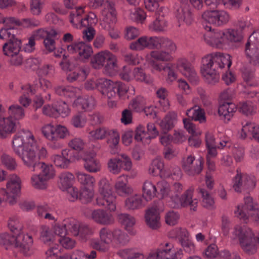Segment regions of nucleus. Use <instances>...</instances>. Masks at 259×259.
<instances>
[{
	"label": "nucleus",
	"instance_id": "2",
	"mask_svg": "<svg viewBox=\"0 0 259 259\" xmlns=\"http://www.w3.org/2000/svg\"><path fill=\"white\" fill-rule=\"evenodd\" d=\"M203 23H208L219 26L227 23L229 14L224 10L206 11L202 14ZM203 27L206 31L204 40L206 44L213 47L224 49L229 47L231 43L240 41L242 36L237 31L232 29H212L209 25Z\"/></svg>",
	"mask_w": 259,
	"mask_h": 259
},
{
	"label": "nucleus",
	"instance_id": "1",
	"mask_svg": "<svg viewBox=\"0 0 259 259\" xmlns=\"http://www.w3.org/2000/svg\"><path fill=\"white\" fill-rule=\"evenodd\" d=\"M12 147L24 166L35 171L40 169L39 174L48 182L54 179L55 170L49 165L39 160L46 157L47 151L40 145L31 132L22 130L15 135L12 140Z\"/></svg>",
	"mask_w": 259,
	"mask_h": 259
},
{
	"label": "nucleus",
	"instance_id": "13",
	"mask_svg": "<svg viewBox=\"0 0 259 259\" xmlns=\"http://www.w3.org/2000/svg\"><path fill=\"white\" fill-rule=\"evenodd\" d=\"M52 228L56 236L59 238L66 236L67 232H70L74 236L78 235L83 240L84 233L88 231L87 227H81L80 223L75 219L65 220L61 223L54 225Z\"/></svg>",
	"mask_w": 259,
	"mask_h": 259
},
{
	"label": "nucleus",
	"instance_id": "58",
	"mask_svg": "<svg viewBox=\"0 0 259 259\" xmlns=\"http://www.w3.org/2000/svg\"><path fill=\"white\" fill-rule=\"evenodd\" d=\"M169 236L171 238H178L181 243L183 240L188 239L189 233L185 228H176L169 233Z\"/></svg>",
	"mask_w": 259,
	"mask_h": 259
},
{
	"label": "nucleus",
	"instance_id": "4",
	"mask_svg": "<svg viewBox=\"0 0 259 259\" xmlns=\"http://www.w3.org/2000/svg\"><path fill=\"white\" fill-rule=\"evenodd\" d=\"M84 88L87 90L98 89L108 99V105L113 108L116 106L117 93L119 98L124 96L127 92L126 86L120 81H112L106 78H92L88 80Z\"/></svg>",
	"mask_w": 259,
	"mask_h": 259
},
{
	"label": "nucleus",
	"instance_id": "42",
	"mask_svg": "<svg viewBox=\"0 0 259 259\" xmlns=\"http://www.w3.org/2000/svg\"><path fill=\"white\" fill-rule=\"evenodd\" d=\"M163 167L164 163L162 158L160 157H156L152 161L148 169V173L153 176L160 175L162 178V173L164 172Z\"/></svg>",
	"mask_w": 259,
	"mask_h": 259
},
{
	"label": "nucleus",
	"instance_id": "16",
	"mask_svg": "<svg viewBox=\"0 0 259 259\" xmlns=\"http://www.w3.org/2000/svg\"><path fill=\"white\" fill-rule=\"evenodd\" d=\"M22 42L20 39L8 41L3 46L5 55L9 58L11 65L18 66L22 64L23 57L20 54Z\"/></svg>",
	"mask_w": 259,
	"mask_h": 259
},
{
	"label": "nucleus",
	"instance_id": "43",
	"mask_svg": "<svg viewBox=\"0 0 259 259\" xmlns=\"http://www.w3.org/2000/svg\"><path fill=\"white\" fill-rule=\"evenodd\" d=\"M75 176L77 181L82 187H93L95 185L96 182L95 178L83 171H76L75 172Z\"/></svg>",
	"mask_w": 259,
	"mask_h": 259
},
{
	"label": "nucleus",
	"instance_id": "26",
	"mask_svg": "<svg viewBox=\"0 0 259 259\" xmlns=\"http://www.w3.org/2000/svg\"><path fill=\"white\" fill-rule=\"evenodd\" d=\"M3 23L5 27L0 30V38L8 39L9 41L19 39L15 34V32L16 31L15 27L17 26L16 23H18L16 21V18L13 17L6 18Z\"/></svg>",
	"mask_w": 259,
	"mask_h": 259
},
{
	"label": "nucleus",
	"instance_id": "60",
	"mask_svg": "<svg viewBox=\"0 0 259 259\" xmlns=\"http://www.w3.org/2000/svg\"><path fill=\"white\" fill-rule=\"evenodd\" d=\"M98 194L113 192L112 185L106 178H102L98 182Z\"/></svg>",
	"mask_w": 259,
	"mask_h": 259
},
{
	"label": "nucleus",
	"instance_id": "8",
	"mask_svg": "<svg viewBox=\"0 0 259 259\" xmlns=\"http://www.w3.org/2000/svg\"><path fill=\"white\" fill-rule=\"evenodd\" d=\"M174 45L175 49L174 51H171L166 47L160 46L158 48L164 50L152 51L146 56V62L150 65L151 72L153 74H157L170 68L169 64L165 62H170L173 60L171 53L177 50L175 43Z\"/></svg>",
	"mask_w": 259,
	"mask_h": 259
},
{
	"label": "nucleus",
	"instance_id": "55",
	"mask_svg": "<svg viewBox=\"0 0 259 259\" xmlns=\"http://www.w3.org/2000/svg\"><path fill=\"white\" fill-rule=\"evenodd\" d=\"M93 53V49L91 45L81 41L78 55L82 61H85L89 59Z\"/></svg>",
	"mask_w": 259,
	"mask_h": 259
},
{
	"label": "nucleus",
	"instance_id": "9",
	"mask_svg": "<svg viewBox=\"0 0 259 259\" xmlns=\"http://www.w3.org/2000/svg\"><path fill=\"white\" fill-rule=\"evenodd\" d=\"M56 93L59 96H64L70 99L78 97L73 102V105L79 107L81 108L89 111L92 110L95 105V101L92 97L79 96L80 90L78 88L71 86L60 85L56 88Z\"/></svg>",
	"mask_w": 259,
	"mask_h": 259
},
{
	"label": "nucleus",
	"instance_id": "46",
	"mask_svg": "<svg viewBox=\"0 0 259 259\" xmlns=\"http://www.w3.org/2000/svg\"><path fill=\"white\" fill-rule=\"evenodd\" d=\"M110 128L106 127H100L89 133V139L93 141L104 139L109 133Z\"/></svg>",
	"mask_w": 259,
	"mask_h": 259
},
{
	"label": "nucleus",
	"instance_id": "47",
	"mask_svg": "<svg viewBox=\"0 0 259 259\" xmlns=\"http://www.w3.org/2000/svg\"><path fill=\"white\" fill-rule=\"evenodd\" d=\"M162 178L179 181L182 178V173L179 167L171 166L164 169V172L162 173Z\"/></svg>",
	"mask_w": 259,
	"mask_h": 259
},
{
	"label": "nucleus",
	"instance_id": "3",
	"mask_svg": "<svg viewBox=\"0 0 259 259\" xmlns=\"http://www.w3.org/2000/svg\"><path fill=\"white\" fill-rule=\"evenodd\" d=\"M221 231L223 235H229L230 239L233 241H239L242 249L249 254L254 253L257 249L256 240L253 231L246 226H235L230 234V221L225 215L221 218Z\"/></svg>",
	"mask_w": 259,
	"mask_h": 259
},
{
	"label": "nucleus",
	"instance_id": "39",
	"mask_svg": "<svg viewBox=\"0 0 259 259\" xmlns=\"http://www.w3.org/2000/svg\"><path fill=\"white\" fill-rule=\"evenodd\" d=\"M7 112L8 115L7 117L17 122L24 118L25 115L24 109L18 104H12L9 106Z\"/></svg>",
	"mask_w": 259,
	"mask_h": 259
},
{
	"label": "nucleus",
	"instance_id": "29",
	"mask_svg": "<svg viewBox=\"0 0 259 259\" xmlns=\"http://www.w3.org/2000/svg\"><path fill=\"white\" fill-rule=\"evenodd\" d=\"M147 225L152 229H157L161 226L160 217L157 207L148 209L145 216Z\"/></svg>",
	"mask_w": 259,
	"mask_h": 259
},
{
	"label": "nucleus",
	"instance_id": "19",
	"mask_svg": "<svg viewBox=\"0 0 259 259\" xmlns=\"http://www.w3.org/2000/svg\"><path fill=\"white\" fill-rule=\"evenodd\" d=\"M245 52L250 62L259 66V31L253 32L246 44Z\"/></svg>",
	"mask_w": 259,
	"mask_h": 259
},
{
	"label": "nucleus",
	"instance_id": "23",
	"mask_svg": "<svg viewBox=\"0 0 259 259\" xmlns=\"http://www.w3.org/2000/svg\"><path fill=\"white\" fill-rule=\"evenodd\" d=\"M176 251L172 244L164 242L157 250L150 251L146 259H175Z\"/></svg>",
	"mask_w": 259,
	"mask_h": 259
},
{
	"label": "nucleus",
	"instance_id": "35",
	"mask_svg": "<svg viewBox=\"0 0 259 259\" xmlns=\"http://www.w3.org/2000/svg\"><path fill=\"white\" fill-rule=\"evenodd\" d=\"M142 192L145 201H150L157 194V185L150 180H146L143 184Z\"/></svg>",
	"mask_w": 259,
	"mask_h": 259
},
{
	"label": "nucleus",
	"instance_id": "38",
	"mask_svg": "<svg viewBox=\"0 0 259 259\" xmlns=\"http://www.w3.org/2000/svg\"><path fill=\"white\" fill-rule=\"evenodd\" d=\"M75 177L72 173L63 172L59 176L58 186L61 190L65 191L72 186Z\"/></svg>",
	"mask_w": 259,
	"mask_h": 259
},
{
	"label": "nucleus",
	"instance_id": "53",
	"mask_svg": "<svg viewBox=\"0 0 259 259\" xmlns=\"http://www.w3.org/2000/svg\"><path fill=\"white\" fill-rule=\"evenodd\" d=\"M55 124L48 123L43 125L40 130L44 137L51 142L55 141Z\"/></svg>",
	"mask_w": 259,
	"mask_h": 259
},
{
	"label": "nucleus",
	"instance_id": "7",
	"mask_svg": "<svg viewBox=\"0 0 259 259\" xmlns=\"http://www.w3.org/2000/svg\"><path fill=\"white\" fill-rule=\"evenodd\" d=\"M7 226L14 235L16 245L21 247L22 254L25 256L31 255L33 252V240L31 235L24 233V227L20 219L16 216L10 217Z\"/></svg>",
	"mask_w": 259,
	"mask_h": 259
},
{
	"label": "nucleus",
	"instance_id": "11",
	"mask_svg": "<svg viewBox=\"0 0 259 259\" xmlns=\"http://www.w3.org/2000/svg\"><path fill=\"white\" fill-rule=\"evenodd\" d=\"M162 46L171 51L175 49L174 42L169 38L163 36H143L130 45L131 49L135 51H142L145 48L158 49Z\"/></svg>",
	"mask_w": 259,
	"mask_h": 259
},
{
	"label": "nucleus",
	"instance_id": "18",
	"mask_svg": "<svg viewBox=\"0 0 259 259\" xmlns=\"http://www.w3.org/2000/svg\"><path fill=\"white\" fill-rule=\"evenodd\" d=\"M193 192V189L189 188L181 196H179L177 194L171 195L168 200V205L170 207L175 208L185 207L190 205L191 209L195 210L198 200L196 199H192Z\"/></svg>",
	"mask_w": 259,
	"mask_h": 259
},
{
	"label": "nucleus",
	"instance_id": "12",
	"mask_svg": "<svg viewBox=\"0 0 259 259\" xmlns=\"http://www.w3.org/2000/svg\"><path fill=\"white\" fill-rule=\"evenodd\" d=\"M100 242L96 244L95 248L102 251L107 250L110 244H123L127 236L121 230H111L107 228H102L99 231Z\"/></svg>",
	"mask_w": 259,
	"mask_h": 259
},
{
	"label": "nucleus",
	"instance_id": "62",
	"mask_svg": "<svg viewBox=\"0 0 259 259\" xmlns=\"http://www.w3.org/2000/svg\"><path fill=\"white\" fill-rule=\"evenodd\" d=\"M69 131L66 126L61 124H55V141L59 139H63L66 138L69 136Z\"/></svg>",
	"mask_w": 259,
	"mask_h": 259
},
{
	"label": "nucleus",
	"instance_id": "59",
	"mask_svg": "<svg viewBox=\"0 0 259 259\" xmlns=\"http://www.w3.org/2000/svg\"><path fill=\"white\" fill-rule=\"evenodd\" d=\"M44 5L45 0H30L29 6L31 13L34 16L40 15Z\"/></svg>",
	"mask_w": 259,
	"mask_h": 259
},
{
	"label": "nucleus",
	"instance_id": "22",
	"mask_svg": "<svg viewBox=\"0 0 259 259\" xmlns=\"http://www.w3.org/2000/svg\"><path fill=\"white\" fill-rule=\"evenodd\" d=\"M83 161V167L89 172L96 173L101 169V163L96 156V153L94 151H87L83 153H77Z\"/></svg>",
	"mask_w": 259,
	"mask_h": 259
},
{
	"label": "nucleus",
	"instance_id": "30",
	"mask_svg": "<svg viewBox=\"0 0 259 259\" xmlns=\"http://www.w3.org/2000/svg\"><path fill=\"white\" fill-rule=\"evenodd\" d=\"M114 188L120 196L128 195L133 191L132 187L128 185V176L126 175H121L117 178Z\"/></svg>",
	"mask_w": 259,
	"mask_h": 259
},
{
	"label": "nucleus",
	"instance_id": "32",
	"mask_svg": "<svg viewBox=\"0 0 259 259\" xmlns=\"http://www.w3.org/2000/svg\"><path fill=\"white\" fill-rule=\"evenodd\" d=\"M247 136L259 142V125L250 121H247L243 124L240 137L245 139Z\"/></svg>",
	"mask_w": 259,
	"mask_h": 259
},
{
	"label": "nucleus",
	"instance_id": "27",
	"mask_svg": "<svg viewBox=\"0 0 259 259\" xmlns=\"http://www.w3.org/2000/svg\"><path fill=\"white\" fill-rule=\"evenodd\" d=\"M19 123L7 117L0 118V138L6 139L15 132Z\"/></svg>",
	"mask_w": 259,
	"mask_h": 259
},
{
	"label": "nucleus",
	"instance_id": "17",
	"mask_svg": "<svg viewBox=\"0 0 259 259\" xmlns=\"http://www.w3.org/2000/svg\"><path fill=\"white\" fill-rule=\"evenodd\" d=\"M132 167L131 159L124 153L119 154L117 157L109 159L107 162L108 170L113 175H118L122 169L130 171L132 170Z\"/></svg>",
	"mask_w": 259,
	"mask_h": 259
},
{
	"label": "nucleus",
	"instance_id": "25",
	"mask_svg": "<svg viewBox=\"0 0 259 259\" xmlns=\"http://www.w3.org/2000/svg\"><path fill=\"white\" fill-rule=\"evenodd\" d=\"M183 167L189 175L198 174L202 170L203 159L200 157L195 160L194 156L189 155L184 160Z\"/></svg>",
	"mask_w": 259,
	"mask_h": 259
},
{
	"label": "nucleus",
	"instance_id": "34",
	"mask_svg": "<svg viewBox=\"0 0 259 259\" xmlns=\"http://www.w3.org/2000/svg\"><path fill=\"white\" fill-rule=\"evenodd\" d=\"M156 19L149 25V29L155 32H163L166 31L168 22L164 18L163 12L158 15H155Z\"/></svg>",
	"mask_w": 259,
	"mask_h": 259
},
{
	"label": "nucleus",
	"instance_id": "33",
	"mask_svg": "<svg viewBox=\"0 0 259 259\" xmlns=\"http://www.w3.org/2000/svg\"><path fill=\"white\" fill-rule=\"evenodd\" d=\"M107 136L108 138L106 142L108 145L110 153L112 155L118 154L119 151L120 135L119 132L116 130L110 129Z\"/></svg>",
	"mask_w": 259,
	"mask_h": 259
},
{
	"label": "nucleus",
	"instance_id": "37",
	"mask_svg": "<svg viewBox=\"0 0 259 259\" xmlns=\"http://www.w3.org/2000/svg\"><path fill=\"white\" fill-rule=\"evenodd\" d=\"M146 202L141 195L134 194L125 199V207L128 210H135L144 206Z\"/></svg>",
	"mask_w": 259,
	"mask_h": 259
},
{
	"label": "nucleus",
	"instance_id": "28",
	"mask_svg": "<svg viewBox=\"0 0 259 259\" xmlns=\"http://www.w3.org/2000/svg\"><path fill=\"white\" fill-rule=\"evenodd\" d=\"M90 218L95 222L103 225H111L114 222L113 215L101 208L93 210Z\"/></svg>",
	"mask_w": 259,
	"mask_h": 259
},
{
	"label": "nucleus",
	"instance_id": "20",
	"mask_svg": "<svg viewBox=\"0 0 259 259\" xmlns=\"http://www.w3.org/2000/svg\"><path fill=\"white\" fill-rule=\"evenodd\" d=\"M80 158L77 153L65 149L62 150L60 154L53 155L52 160L56 167L65 169L68 167L71 162L78 161Z\"/></svg>",
	"mask_w": 259,
	"mask_h": 259
},
{
	"label": "nucleus",
	"instance_id": "40",
	"mask_svg": "<svg viewBox=\"0 0 259 259\" xmlns=\"http://www.w3.org/2000/svg\"><path fill=\"white\" fill-rule=\"evenodd\" d=\"M119 222L124 227V229L130 233L135 234L132 228L136 224L135 218L127 213H120L117 216Z\"/></svg>",
	"mask_w": 259,
	"mask_h": 259
},
{
	"label": "nucleus",
	"instance_id": "52",
	"mask_svg": "<svg viewBox=\"0 0 259 259\" xmlns=\"http://www.w3.org/2000/svg\"><path fill=\"white\" fill-rule=\"evenodd\" d=\"M199 192L201 195L202 205L207 209H212L214 208V199L208 192L202 188L199 189Z\"/></svg>",
	"mask_w": 259,
	"mask_h": 259
},
{
	"label": "nucleus",
	"instance_id": "10",
	"mask_svg": "<svg viewBox=\"0 0 259 259\" xmlns=\"http://www.w3.org/2000/svg\"><path fill=\"white\" fill-rule=\"evenodd\" d=\"M91 63L95 69L104 67V73L109 76L114 75L117 71V59L108 50L102 51L96 54L92 58Z\"/></svg>",
	"mask_w": 259,
	"mask_h": 259
},
{
	"label": "nucleus",
	"instance_id": "48",
	"mask_svg": "<svg viewBox=\"0 0 259 259\" xmlns=\"http://www.w3.org/2000/svg\"><path fill=\"white\" fill-rule=\"evenodd\" d=\"M186 115L195 120L199 121L200 123L205 121L204 112L199 106H195L188 110Z\"/></svg>",
	"mask_w": 259,
	"mask_h": 259
},
{
	"label": "nucleus",
	"instance_id": "50",
	"mask_svg": "<svg viewBox=\"0 0 259 259\" xmlns=\"http://www.w3.org/2000/svg\"><path fill=\"white\" fill-rule=\"evenodd\" d=\"M159 2L158 0H144L145 7L149 12L154 13L155 15H158L162 13L165 10L163 7H159Z\"/></svg>",
	"mask_w": 259,
	"mask_h": 259
},
{
	"label": "nucleus",
	"instance_id": "44",
	"mask_svg": "<svg viewBox=\"0 0 259 259\" xmlns=\"http://www.w3.org/2000/svg\"><path fill=\"white\" fill-rule=\"evenodd\" d=\"M177 121V116L175 113H169L159 122L162 130L168 131L172 129Z\"/></svg>",
	"mask_w": 259,
	"mask_h": 259
},
{
	"label": "nucleus",
	"instance_id": "54",
	"mask_svg": "<svg viewBox=\"0 0 259 259\" xmlns=\"http://www.w3.org/2000/svg\"><path fill=\"white\" fill-rule=\"evenodd\" d=\"M2 164L10 170H15L18 166L15 158L8 154L4 153L0 158Z\"/></svg>",
	"mask_w": 259,
	"mask_h": 259
},
{
	"label": "nucleus",
	"instance_id": "24",
	"mask_svg": "<svg viewBox=\"0 0 259 259\" xmlns=\"http://www.w3.org/2000/svg\"><path fill=\"white\" fill-rule=\"evenodd\" d=\"M96 203L98 206L106 208L109 212H114L116 210V197L113 192L98 194Z\"/></svg>",
	"mask_w": 259,
	"mask_h": 259
},
{
	"label": "nucleus",
	"instance_id": "45",
	"mask_svg": "<svg viewBox=\"0 0 259 259\" xmlns=\"http://www.w3.org/2000/svg\"><path fill=\"white\" fill-rule=\"evenodd\" d=\"M56 235L54 231L47 226H42L40 232V238L41 240L45 244L51 245L55 243Z\"/></svg>",
	"mask_w": 259,
	"mask_h": 259
},
{
	"label": "nucleus",
	"instance_id": "57",
	"mask_svg": "<svg viewBox=\"0 0 259 259\" xmlns=\"http://www.w3.org/2000/svg\"><path fill=\"white\" fill-rule=\"evenodd\" d=\"M87 121L85 115L82 113H78L72 116L71 124L75 128H81L85 125Z\"/></svg>",
	"mask_w": 259,
	"mask_h": 259
},
{
	"label": "nucleus",
	"instance_id": "61",
	"mask_svg": "<svg viewBox=\"0 0 259 259\" xmlns=\"http://www.w3.org/2000/svg\"><path fill=\"white\" fill-rule=\"evenodd\" d=\"M135 139L137 141H141L147 144L150 141L147 133L145 131L144 127L141 125H138L135 131Z\"/></svg>",
	"mask_w": 259,
	"mask_h": 259
},
{
	"label": "nucleus",
	"instance_id": "31",
	"mask_svg": "<svg viewBox=\"0 0 259 259\" xmlns=\"http://www.w3.org/2000/svg\"><path fill=\"white\" fill-rule=\"evenodd\" d=\"M176 17L181 26L183 24L190 25L193 21L192 13L188 6H181L177 10Z\"/></svg>",
	"mask_w": 259,
	"mask_h": 259
},
{
	"label": "nucleus",
	"instance_id": "21",
	"mask_svg": "<svg viewBox=\"0 0 259 259\" xmlns=\"http://www.w3.org/2000/svg\"><path fill=\"white\" fill-rule=\"evenodd\" d=\"M174 66L178 71L192 83L197 82L198 76L191 63L187 58L181 57L178 59Z\"/></svg>",
	"mask_w": 259,
	"mask_h": 259
},
{
	"label": "nucleus",
	"instance_id": "14",
	"mask_svg": "<svg viewBox=\"0 0 259 259\" xmlns=\"http://www.w3.org/2000/svg\"><path fill=\"white\" fill-rule=\"evenodd\" d=\"M85 6H77L70 12L69 21L77 29L95 25L98 22L97 17L95 13L90 12L87 15L85 14Z\"/></svg>",
	"mask_w": 259,
	"mask_h": 259
},
{
	"label": "nucleus",
	"instance_id": "6",
	"mask_svg": "<svg viewBox=\"0 0 259 259\" xmlns=\"http://www.w3.org/2000/svg\"><path fill=\"white\" fill-rule=\"evenodd\" d=\"M88 5L93 9H97L103 5L100 12V24L112 38H118L119 31L115 26L116 11L114 4L106 0H88Z\"/></svg>",
	"mask_w": 259,
	"mask_h": 259
},
{
	"label": "nucleus",
	"instance_id": "41",
	"mask_svg": "<svg viewBox=\"0 0 259 259\" xmlns=\"http://www.w3.org/2000/svg\"><path fill=\"white\" fill-rule=\"evenodd\" d=\"M30 183L35 189L46 190L49 186L48 182L39 174H33L30 177Z\"/></svg>",
	"mask_w": 259,
	"mask_h": 259
},
{
	"label": "nucleus",
	"instance_id": "56",
	"mask_svg": "<svg viewBox=\"0 0 259 259\" xmlns=\"http://www.w3.org/2000/svg\"><path fill=\"white\" fill-rule=\"evenodd\" d=\"M85 142L83 139L79 137H75L71 139L68 143L69 147L72 149L77 151V153H83Z\"/></svg>",
	"mask_w": 259,
	"mask_h": 259
},
{
	"label": "nucleus",
	"instance_id": "63",
	"mask_svg": "<svg viewBox=\"0 0 259 259\" xmlns=\"http://www.w3.org/2000/svg\"><path fill=\"white\" fill-rule=\"evenodd\" d=\"M180 217V214L178 212L169 210L165 214V222L169 226H175L178 224Z\"/></svg>",
	"mask_w": 259,
	"mask_h": 259
},
{
	"label": "nucleus",
	"instance_id": "36",
	"mask_svg": "<svg viewBox=\"0 0 259 259\" xmlns=\"http://www.w3.org/2000/svg\"><path fill=\"white\" fill-rule=\"evenodd\" d=\"M236 109V107L234 104L227 102L219 107L218 113L222 119L225 122H228L232 117Z\"/></svg>",
	"mask_w": 259,
	"mask_h": 259
},
{
	"label": "nucleus",
	"instance_id": "5",
	"mask_svg": "<svg viewBox=\"0 0 259 259\" xmlns=\"http://www.w3.org/2000/svg\"><path fill=\"white\" fill-rule=\"evenodd\" d=\"M231 64L230 55L222 53H212L202 58L201 72L207 83L214 84L219 79L216 68H229Z\"/></svg>",
	"mask_w": 259,
	"mask_h": 259
},
{
	"label": "nucleus",
	"instance_id": "64",
	"mask_svg": "<svg viewBox=\"0 0 259 259\" xmlns=\"http://www.w3.org/2000/svg\"><path fill=\"white\" fill-rule=\"evenodd\" d=\"M59 252V249L58 245L50 247L46 253V259H71L70 256L68 254H65L58 257L57 255Z\"/></svg>",
	"mask_w": 259,
	"mask_h": 259
},
{
	"label": "nucleus",
	"instance_id": "49",
	"mask_svg": "<svg viewBox=\"0 0 259 259\" xmlns=\"http://www.w3.org/2000/svg\"><path fill=\"white\" fill-rule=\"evenodd\" d=\"M157 188L158 190L157 194L163 198H166L167 203L169 200V196L170 188L169 184L165 181L162 180L157 183Z\"/></svg>",
	"mask_w": 259,
	"mask_h": 259
},
{
	"label": "nucleus",
	"instance_id": "51",
	"mask_svg": "<svg viewBox=\"0 0 259 259\" xmlns=\"http://www.w3.org/2000/svg\"><path fill=\"white\" fill-rule=\"evenodd\" d=\"M133 79L149 84L153 82V79L149 74H146L140 68H135L133 70Z\"/></svg>",
	"mask_w": 259,
	"mask_h": 259
},
{
	"label": "nucleus",
	"instance_id": "15",
	"mask_svg": "<svg viewBox=\"0 0 259 259\" xmlns=\"http://www.w3.org/2000/svg\"><path fill=\"white\" fill-rule=\"evenodd\" d=\"M22 188V180L16 174H13L9 176L6 183V188L1 187L4 192V197L7 202L14 204L17 202V197L20 195Z\"/></svg>",
	"mask_w": 259,
	"mask_h": 259
}]
</instances>
